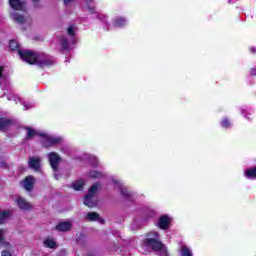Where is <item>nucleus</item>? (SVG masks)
I'll return each instance as SVG.
<instances>
[{
    "label": "nucleus",
    "instance_id": "1",
    "mask_svg": "<svg viewBox=\"0 0 256 256\" xmlns=\"http://www.w3.org/2000/svg\"><path fill=\"white\" fill-rule=\"evenodd\" d=\"M146 237H152V238H145L142 242V245L144 247H150L152 251L157 253V251H161L163 249V242L159 241V233H148Z\"/></svg>",
    "mask_w": 256,
    "mask_h": 256
},
{
    "label": "nucleus",
    "instance_id": "8",
    "mask_svg": "<svg viewBox=\"0 0 256 256\" xmlns=\"http://www.w3.org/2000/svg\"><path fill=\"white\" fill-rule=\"evenodd\" d=\"M16 203H17L19 209H21L22 211H31V209L33 207L31 205V203H29L23 197H18L17 200H16Z\"/></svg>",
    "mask_w": 256,
    "mask_h": 256
},
{
    "label": "nucleus",
    "instance_id": "16",
    "mask_svg": "<svg viewBox=\"0 0 256 256\" xmlns=\"http://www.w3.org/2000/svg\"><path fill=\"white\" fill-rule=\"evenodd\" d=\"M244 177L247 179H256V166L246 170Z\"/></svg>",
    "mask_w": 256,
    "mask_h": 256
},
{
    "label": "nucleus",
    "instance_id": "35",
    "mask_svg": "<svg viewBox=\"0 0 256 256\" xmlns=\"http://www.w3.org/2000/svg\"><path fill=\"white\" fill-rule=\"evenodd\" d=\"M249 51H250V53H252V55L256 54V48L255 47H250Z\"/></svg>",
    "mask_w": 256,
    "mask_h": 256
},
{
    "label": "nucleus",
    "instance_id": "34",
    "mask_svg": "<svg viewBox=\"0 0 256 256\" xmlns=\"http://www.w3.org/2000/svg\"><path fill=\"white\" fill-rule=\"evenodd\" d=\"M250 75H251V77H256V68L250 69Z\"/></svg>",
    "mask_w": 256,
    "mask_h": 256
},
{
    "label": "nucleus",
    "instance_id": "24",
    "mask_svg": "<svg viewBox=\"0 0 256 256\" xmlns=\"http://www.w3.org/2000/svg\"><path fill=\"white\" fill-rule=\"evenodd\" d=\"M9 48L11 51H19V48H20L19 42L15 40H10Z\"/></svg>",
    "mask_w": 256,
    "mask_h": 256
},
{
    "label": "nucleus",
    "instance_id": "18",
    "mask_svg": "<svg viewBox=\"0 0 256 256\" xmlns=\"http://www.w3.org/2000/svg\"><path fill=\"white\" fill-rule=\"evenodd\" d=\"M44 247H47V249H55V247H57V242L51 238H48L44 241Z\"/></svg>",
    "mask_w": 256,
    "mask_h": 256
},
{
    "label": "nucleus",
    "instance_id": "5",
    "mask_svg": "<svg viewBox=\"0 0 256 256\" xmlns=\"http://www.w3.org/2000/svg\"><path fill=\"white\" fill-rule=\"evenodd\" d=\"M48 160H49L51 169H53V171L57 173V171H59V165L61 164V161H62L61 156H59V153L57 152L48 153Z\"/></svg>",
    "mask_w": 256,
    "mask_h": 256
},
{
    "label": "nucleus",
    "instance_id": "13",
    "mask_svg": "<svg viewBox=\"0 0 256 256\" xmlns=\"http://www.w3.org/2000/svg\"><path fill=\"white\" fill-rule=\"evenodd\" d=\"M11 126H13V120L5 117L0 118V131H2V133H5V131H7Z\"/></svg>",
    "mask_w": 256,
    "mask_h": 256
},
{
    "label": "nucleus",
    "instance_id": "14",
    "mask_svg": "<svg viewBox=\"0 0 256 256\" xmlns=\"http://www.w3.org/2000/svg\"><path fill=\"white\" fill-rule=\"evenodd\" d=\"M88 221H99L102 225L105 224V219H102L99 213L97 212H89L86 216Z\"/></svg>",
    "mask_w": 256,
    "mask_h": 256
},
{
    "label": "nucleus",
    "instance_id": "22",
    "mask_svg": "<svg viewBox=\"0 0 256 256\" xmlns=\"http://www.w3.org/2000/svg\"><path fill=\"white\" fill-rule=\"evenodd\" d=\"M181 256H193L191 253V250H189V247L187 245H183L180 249Z\"/></svg>",
    "mask_w": 256,
    "mask_h": 256
},
{
    "label": "nucleus",
    "instance_id": "31",
    "mask_svg": "<svg viewBox=\"0 0 256 256\" xmlns=\"http://www.w3.org/2000/svg\"><path fill=\"white\" fill-rule=\"evenodd\" d=\"M0 167L2 169H8L9 165H7V162H5V161H0Z\"/></svg>",
    "mask_w": 256,
    "mask_h": 256
},
{
    "label": "nucleus",
    "instance_id": "21",
    "mask_svg": "<svg viewBox=\"0 0 256 256\" xmlns=\"http://www.w3.org/2000/svg\"><path fill=\"white\" fill-rule=\"evenodd\" d=\"M88 177H90L91 179H101V177H103V174L101 172L92 170L88 173Z\"/></svg>",
    "mask_w": 256,
    "mask_h": 256
},
{
    "label": "nucleus",
    "instance_id": "11",
    "mask_svg": "<svg viewBox=\"0 0 256 256\" xmlns=\"http://www.w3.org/2000/svg\"><path fill=\"white\" fill-rule=\"evenodd\" d=\"M71 227H72L71 222H69V221H62V222H59L55 226V229H56V231H60L62 233H66L67 231H71Z\"/></svg>",
    "mask_w": 256,
    "mask_h": 256
},
{
    "label": "nucleus",
    "instance_id": "9",
    "mask_svg": "<svg viewBox=\"0 0 256 256\" xmlns=\"http://www.w3.org/2000/svg\"><path fill=\"white\" fill-rule=\"evenodd\" d=\"M23 187L26 191H33L35 187V177L29 175L23 180Z\"/></svg>",
    "mask_w": 256,
    "mask_h": 256
},
{
    "label": "nucleus",
    "instance_id": "25",
    "mask_svg": "<svg viewBox=\"0 0 256 256\" xmlns=\"http://www.w3.org/2000/svg\"><path fill=\"white\" fill-rule=\"evenodd\" d=\"M94 0H86L87 4V11L89 12L90 15H94L96 13V8L95 6L89 5L90 3H93Z\"/></svg>",
    "mask_w": 256,
    "mask_h": 256
},
{
    "label": "nucleus",
    "instance_id": "39",
    "mask_svg": "<svg viewBox=\"0 0 256 256\" xmlns=\"http://www.w3.org/2000/svg\"><path fill=\"white\" fill-rule=\"evenodd\" d=\"M4 67L0 66V79L3 77V71H4Z\"/></svg>",
    "mask_w": 256,
    "mask_h": 256
},
{
    "label": "nucleus",
    "instance_id": "36",
    "mask_svg": "<svg viewBox=\"0 0 256 256\" xmlns=\"http://www.w3.org/2000/svg\"><path fill=\"white\" fill-rule=\"evenodd\" d=\"M5 241V238L3 237V232L0 230V243H3Z\"/></svg>",
    "mask_w": 256,
    "mask_h": 256
},
{
    "label": "nucleus",
    "instance_id": "38",
    "mask_svg": "<svg viewBox=\"0 0 256 256\" xmlns=\"http://www.w3.org/2000/svg\"><path fill=\"white\" fill-rule=\"evenodd\" d=\"M75 0H63L64 5H69V3H73Z\"/></svg>",
    "mask_w": 256,
    "mask_h": 256
},
{
    "label": "nucleus",
    "instance_id": "27",
    "mask_svg": "<svg viewBox=\"0 0 256 256\" xmlns=\"http://www.w3.org/2000/svg\"><path fill=\"white\" fill-rule=\"evenodd\" d=\"M220 125L223 127V129H229V127H231V121L229 118H223L220 122Z\"/></svg>",
    "mask_w": 256,
    "mask_h": 256
},
{
    "label": "nucleus",
    "instance_id": "17",
    "mask_svg": "<svg viewBox=\"0 0 256 256\" xmlns=\"http://www.w3.org/2000/svg\"><path fill=\"white\" fill-rule=\"evenodd\" d=\"M72 187H73V189H75V191H81V189H83V187H85V181H83L82 179L76 180L72 184Z\"/></svg>",
    "mask_w": 256,
    "mask_h": 256
},
{
    "label": "nucleus",
    "instance_id": "26",
    "mask_svg": "<svg viewBox=\"0 0 256 256\" xmlns=\"http://www.w3.org/2000/svg\"><path fill=\"white\" fill-rule=\"evenodd\" d=\"M10 212L9 210L0 211V225L3 221L9 218Z\"/></svg>",
    "mask_w": 256,
    "mask_h": 256
},
{
    "label": "nucleus",
    "instance_id": "12",
    "mask_svg": "<svg viewBox=\"0 0 256 256\" xmlns=\"http://www.w3.org/2000/svg\"><path fill=\"white\" fill-rule=\"evenodd\" d=\"M171 223V219L167 215H163L158 220V227L163 229L164 231L169 229V224Z\"/></svg>",
    "mask_w": 256,
    "mask_h": 256
},
{
    "label": "nucleus",
    "instance_id": "19",
    "mask_svg": "<svg viewBox=\"0 0 256 256\" xmlns=\"http://www.w3.org/2000/svg\"><path fill=\"white\" fill-rule=\"evenodd\" d=\"M25 129L28 133L26 136V139H33V137L40 134V133H37V131H35L33 128H31L29 126H27Z\"/></svg>",
    "mask_w": 256,
    "mask_h": 256
},
{
    "label": "nucleus",
    "instance_id": "2",
    "mask_svg": "<svg viewBox=\"0 0 256 256\" xmlns=\"http://www.w3.org/2000/svg\"><path fill=\"white\" fill-rule=\"evenodd\" d=\"M98 190L99 183H95L89 188L88 193L84 196V205H86V207H89L90 209L97 207V201H94L93 197H95Z\"/></svg>",
    "mask_w": 256,
    "mask_h": 256
},
{
    "label": "nucleus",
    "instance_id": "28",
    "mask_svg": "<svg viewBox=\"0 0 256 256\" xmlns=\"http://www.w3.org/2000/svg\"><path fill=\"white\" fill-rule=\"evenodd\" d=\"M120 193L125 199H131L132 195L129 193V190L127 188H120Z\"/></svg>",
    "mask_w": 256,
    "mask_h": 256
},
{
    "label": "nucleus",
    "instance_id": "32",
    "mask_svg": "<svg viewBox=\"0 0 256 256\" xmlns=\"http://www.w3.org/2000/svg\"><path fill=\"white\" fill-rule=\"evenodd\" d=\"M97 19H99L100 21H105L107 19V16H105L103 14H98Z\"/></svg>",
    "mask_w": 256,
    "mask_h": 256
},
{
    "label": "nucleus",
    "instance_id": "33",
    "mask_svg": "<svg viewBox=\"0 0 256 256\" xmlns=\"http://www.w3.org/2000/svg\"><path fill=\"white\" fill-rule=\"evenodd\" d=\"M2 256H13L9 250L2 251Z\"/></svg>",
    "mask_w": 256,
    "mask_h": 256
},
{
    "label": "nucleus",
    "instance_id": "10",
    "mask_svg": "<svg viewBox=\"0 0 256 256\" xmlns=\"http://www.w3.org/2000/svg\"><path fill=\"white\" fill-rule=\"evenodd\" d=\"M9 5L14 11H25V2L21 0H9Z\"/></svg>",
    "mask_w": 256,
    "mask_h": 256
},
{
    "label": "nucleus",
    "instance_id": "3",
    "mask_svg": "<svg viewBox=\"0 0 256 256\" xmlns=\"http://www.w3.org/2000/svg\"><path fill=\"white\" fill-rule=\"evenodd\" d=\"M18 55L22 61L28 63V65H37V52L31 50H18Z\"/></svg>",
    "mask_w": 256,
    "mask_h": 256
},
{
    "label": "nucleus",
    "instance_id": "23",
    "mask_svg": "<svg viewBox=\"0 0 256 256\" xmlns=\"http://www.w3.org/2000/svg\"><path fill=\"white\" fill-rule=\"evenodd\" d=\"M127 23V20H125V18H117L115 21H114V27H125Z\"/></svg>",
    "mask_w": 256,
    "mask_h": 256
},
{
    "label": "nucleus",
    "instance_id": "15",
    "mask_svg": "<svg viewBox=\"0 0 256 256\" xmlns=\"http://www.w3.org/2000/svg\"><path fill=\"white\" fill-rule=\"evenodd\" d=\"M12 19L14 23H18V25H25L26 19L24 15H21L19 13L12 14Z\"/></svg>",
    "mask_w": 256,
    "mask_h": 256
},
{
    "label": "nucleus",
    "instance_id": "37",
    "mask_svg": "<svg viewBox=\"0 0 256 256\" xmlns=\"http://www.w3.org/2000/svg\"><path fill=\"white\" fill-rule=\"evenodd\" d=\"M34 3V7H39V0H31Z\"/></svg>",
    "mask_w": 256,
    "mask_h": 256
},
{
    "label": "nucleus",
    "instance_id": "30",
    "mask_svg": "<svg viewBox=\"0 0 256 256\" xmlns=\"http://www.w3.org/2000/svg\"><path fill=\"white\" fill-rule=\"evenodd\" d=\"M67 33L68 35H70V37H75V28H73V26H69L67 29Z\"/></svg>",
    "mask_w": 256,
    "mask_h": 256
},
{
    "label": "nucleus",
    "instance_id": "6",
    "mask_svg": "<svg viewBox=\"0 0 256 256\" xmlns=\"http://www.w3.org/2000/svg\"><path fill=\"white\" fill-rule=\"evenodd\" d=\"M36 65L43 69L44 67H51L53 65V60L49 58V55L45 53H37Z\"/></svg>",
    "mask_w": 256,
    "mask_h": 256
},
{
    "label": "nucleus",
    "instance_id": "20",
    "mask_svg": "<svg viewBox=\"0 0 256 256\" xmlns=\"http://www.w3.org/2000/svg\"><path fill=\"white\" fill-rule=\"evenodd\" d=\"M61 47V51H69V40L67 38H61Z\"/></svg>",
    "mask_w": 256,
    "mask_h": 256
},
{
    "label": "nucleus",
    "instance_id": "29",
    "mask_svg": "<svg viewBox=\"0 0 256 256\" xmlns=\"http://www.w3.org/2000/svg\"><path fill=\"white\" fill-rule=\"evenodd\" d=\"M156 253H159V256H169V251L167 250V247H165V244L162 246V249Z\"/></svg>",
    "mask_w": 256,
    "mask_h": 256
},
{
    "label": "nucleus",
    "instance_id": "40",
    "mask_svg": "<svg viewBox=\"0 0 256 256\" xmlns=\"http://www.w3.org/2000/svg\"><path fill=\"white\" fill-rule=\"evenodd\" d=\"M54 179H57V180L61 179V174H54Z\"/></svg>",
    "mask_w": 256,
    "mask_h": 256
},
{
    "label": "nucleus",
    "instance_id": "4",
    "mask_svg": "<svg viewBox=\"0 0 256 256\" xmlns=\"http://www.w3.org/2000/svg\"><path fill=\"white\" fill-rule=\"evenodd\" d=\"M39 137H42V147L44 149H49V147H55L61 141V138L49 136L45 133L38 134Z\"/></svg>",
    "mask_w": 256,
    "mask_h": 256
},
{
    "label": "nucleus",
    "instance_id": "7",
    "mask_svg": "<svg viewBox=\"0 0 256 256\" xmlns=\"http://www.w3.org/2000/svg\"><path fill=\"white\" fill-rule=\"evenodd\" d=\"M28 165L30 169L35 170L36 172L41 171V158L39 157H29Z\"/></svg>",
    "mask_w": 256,
    "mask_h": 256
}]
</instances>
